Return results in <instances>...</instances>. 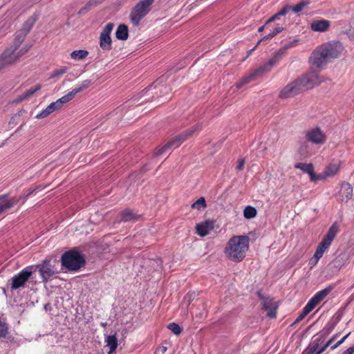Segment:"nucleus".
Listing matches in <instances>:
<instances>
[{
    "label": "nucleus",
    "instance_id": "ddd939ff",
    "mask_svg": "<svg viewBox=\"0 0 354 354\" xmlns=\"http://www.w3.org/2000/svg\"><path fill=\"white\" fill-rule=\"evenodd\" d=\"M37 268L44 282H47L56 274L54 267L50 263V260H44L37 266Z\"/></svg>",
    "mask_w": 354,
    "mask_h": 354
},
{
    "label": "nucleus",
    "instance_id": "412c9836",
    "mask_svg": "<svg viewBox=\"0 0 354 354\" xmlns=\"http://www.w3.org/2000/svg\"><path fill=\"white\" fill-rule=\"evenodd\" d=\"M263 305V308L268 312L267 315L268 317L270 318L276 317L278 305L273 299L270 298L264 299Z\"/></svg>",
    "mask_w": 354,
    "mask_h": 354
},
{
    "label": "nucleus",
    "instance_id": "aec40b11",
    "mask_svg": "<svg viewBox=\"0 0 354 354\" xmlns=\"http://www.w3.org/2000/svg\"><path fill=\"white\" fill-rule=\"evenodd\" d=\"M18 202L16 198H10L6 195L0 196V215L5 211L13 207Z\"/></svg>",
    "mask_w": 354,
    "mask_h": 354
},
{
    "label": "nucleus",
    "instance_id": "ea45409f",
    "mask_svg": "<svg viewBox=\"0 0 354 354\" xmlns=\"http://www.w3.org/2000/svg\"><path fill=\"white\" fill-rule=\"evenodd\" d=\"M312 310H313L310 308H309L307 305H306L305 307L303 308L302 312L296 318V319L295 321V324L301 322Z\"/></svg>",
    "mask_w": 354,
    "mask_h": 354
},
{
    "label": "nucleus",
    "instance_id": "473e14b6",
    "mask_svg": "<svg viewBox=\"0 0 354 354\" xmlns=\"http://www.w3.org/2000/svg\"><path fill=\"white\" fill-rule=\"evenodd\" d=\"M91 84V80H85L82 81V82L77 84L75 88H73L72 90L73 93L76 95L78 93L88 88Z\"/></svg>",
    "mask_w": 354,
    "mask_h": 354
},
{
    "label": "nucleus",
    "instance_id": "1a4fd4ad",
    "mask_svg": "<svg viewBox=\"0 0 354 354\" xmlns=\"http://www.w3.org/2000/svg\"><path fill=\"white\" fill-rule=\"evenodd\" d=\"M295 81L298 83L300 90L302 91L313 88L319 84L322 80L316 72H310L304 75Z\"/></svg>",
    "mask_w": 354,
    "mask_h": 354
},
{
    "label": "nucleus",
    "instance_id": "72a5a7b5",
    "mask_svg": "<svg viewBox=\"0 0 354 354\" xmlns=\"http://www.w3.org/2000/svg\"><path fill=\"white\" fill-rule=\"evenodd\" d=\"M88 52L85 50H76L71 53V57L75 60H82L87 57Z\"/></svg>",
    "mask_w": 354,
    "mask_h": 354
},
{
    "label": "nucleus",
    "instance_id": "9b49d317",
    "mask_svg": "<svg viewBox=\"0 0 354 354\" xmlns=\"http://www.w3.org/2000/svg\"><path fill=\"white\" fill-rule=\"evenodd\" d=\"M114 24L113 23H108L100 35V46L104 50H109L112 47V40L111 38V33L113 29Z\"/></svg>",
    "mask_w": 354,
    "mask_h": 354
},
{
    "label": "nucleus",
    "instance_id": "f257e3e1",
    "mask_svg": "<svg viewBox=\"0 0 354 354\" xmlns=\"http://www.w3.org/2000/svg\"><path fill=\"white\" fill-rule=\"evenodd\" d=\"M344 50V47L340 41L324 43L313 52L310 57L312 64L317 68H322L330 59L339 57Z\"/></svg>",
    "mask_w": 354,
    "mask_h": 354
},
{
    "label": "nucleus",
    "instance_id": "f8f14e48",
    "mask_svg": "<svg viewBox=\"0 0 354 354\" xmlns=\"http://www.w3.org/2000/svg\"><path fill=\"white\" fill-rule=\"evenodd\" d=\"M308 141L315 145H322L326 142V136L319 127L310 129L306 132Z\"/></svg>",
    "mask_w": 354,
    "mask_h": 354
},
{
    "label": "nucleus",
    "instance_id": "2eb2a0df",
    "mask_svg": "<svg viewBox=\"0 0 354 354\" xmlns=\"http://www.w3.org/2000/svg\"><path fill=\"white\" fill-rule=\"evenodd\" d=\"M331 288L330 287L326 288L320 291L316 292V294L308 301L307 303V306L310 308L312 310L320 303L322 300H324L326 296L330 292Z\"/></svg>",
    "mask_w": 354,
    "mask_h": 354
},
{
    "label": "nucleus",
    "instance_id": "6e6d98bb",
    "mask_svg": "<svg viewBox=\"0 0 354 354\" xmlns=\"http://www.w3.org/2000/svg\"><path fill=\"white\" fill-rule=\"evenodd\" d=\"M264 28H265V25H263V26H262L259 27V29H258V31H259V32H262V31L264 30Z\"/></svg>",
    "mask_w": 354,
    "mask_h": 354
},
{
    "label": "nucleus",
    "instance_id": "4be33fe9",
    "mask_svg": "<svg viewBox=\"0 0 354 354\" xmlns=\"http://www.w3.org/2000/svg\"><path fill=\"white\" fill-rule=\"evenodd\" d=\"M60 108L56 103V102H53L50 103L46 109H43L39 113L36 115L37 119H42L48 117L50 114L53 112L59 110Z\"/></svg>",
    "mask_w": 354,
    "mask_h": 354
},
{
    "label": "nucleus",
    "instance_id": "423d86ee",
    "mask_svg": "<svg viewBox=\"0 0 354 354\" xmlns=\"http://www.w3.org/2000/svg\"><path fill=\"white\" fill-rule=\"evenodd\" d=\"M337 232L338 226L337 224L335 223L330 227L326 234L318 244L315 253L322 258L324 252L329 248Z\"/></svg>",
    "mask_w": 354,
    "mask_h": 354
},
{
    "label": "nucleus",
    "instance_id": "a18cd8bd",
    "mask_svg": "<svg viewBox=\"0 0 354 354\" xmlns=\"http://www.w3.org/2000/svg\"><path fill=\"white\" fill-rule=\"evenodd\" d=\"M68 68L66 67H62L59 69L55 70L53 73L51 75L52 77L60 76L65 73L67 71Z\"/></svg>",
    "mask_w": 354,
    "mask_h": 354
},
{
    "label": "nucleus",
    "instance_id": "f03ea898",
    "mask_svg": "<svg viewBox=\"0 0 354 354\" xmlns=\"http://www.w3.org/2000/svg\"><path fill=\"white\" fill-rule=\"evenodd\" d=\"M249 249V238L247 236H234L227 242L224 252L226 257L235 262L241 261Z\"/></svg>",
    "mask_w": 354,
    "mask_h": 354
},
{
    "label": "nucleus",
    "instance_id": "4c0bfd02",
    "mask_svg": "<svg viewBox=\"0 0 354 354\" xmlns=\"http://www.w3.org/2000/svg\"><path fill=\"white\" fill-rule=\"evenodd\" d=\"M192 207L193 209H201L205 208L206 207V203H205V198L203 197L199 198L196 201H195L192 205Z\"/></svg>",
    "mask_w": 354,
    "mask_h": 354
},
{
    "label": "nucleus",
    "instance_id": "dca6fc26",
    "mask_svg": "<svg viewBox=\"0 0 354 354\" xmlns=\"http://www.w3.org/2000/svg\"><path fill=\"white\" fill-rule=\"evenodd\" d=\"M296 169H301L304 173L308 174L309 178L312 182L318 181V174H316L314 171V167L310 163H302L298 162L295 165Z\"/></svg>",
    "mask_w": 354,
    "mask_h": 354
},
{
    "label": "nucleus",
    "instance_id": "2f4dec72",
    "mask_svg": "<svg viewBox=\"0 0 354 354\" xmlns=\"http://www.w3.org/2000/svg\"><path fill=\"white\" fill-rule=\"evenodd\" d=\"M91 84V80H85L82 81V82L77 84L75 88H73L72 90L73 93L76 95L78 93L88 88Z\"/></svg>",
    "mask_w": 354,
    "mask_h": 354
},
{
    "label": "nucleus",
    "instance_id": "0eeeda50",
    "mask_svg": "<svg viewBox=\"0 0 354 354\" xmlns=\"http://www.w3.org/2000/svg\"><path fill=\"white\" fill-rule=\"evenodd\" d=\"M28 49H21L17 53H15L16 49L10 46L6 48L0 55V69L4 68L9 65L15 63L21 56L26 53Z\"/></svg>",
    "mask_w": 354,
    "mask_h": 354
},
{
    "label": "nucleus",
    "instance_id": "4468645a",
    "mask_svg": "<svg viewBox=\"0 0 354 354\" xmlns=\"http://www.w3.org/2000/svg\"><path fill=\"white\" fill-rule=\"evenodd\" d=\"M301 92L298 83L296 81L292 82L287 84L280 92L279 97L281 98H288L293 97Z\"/></svg>",
    "mask_w": 354,
    "mask_h": 354
},
{
    "label": "nucleus",
    "instance_id": "39448f33",
    "mask_svg": "<svg viewBox=\"0 0 354 354\" xmlns=\"http://www.w3.org/2000/svg\"><path fill=\"white\" fill-rule=\"evenodd\" d=\"M277 60H278L277 57L275 56V57L271 58L265 64L259 66L252 73L243 77L239 82L236 83V88H241L245 84L254 80L256 77L269 71L272 68V66L277 63Z\"/></svg>",
    "mask_w": 354,
    "mask_h": 354
},
{
    "label": "nucleus",
    "instance_id": "5701e85b",
    "mask_svg": "<svg viewBox=\"0 0 354 354\" xmlns=\"http://www.w3.org/2000/svg\"><path fill=\"white\" fill-rule=\"evenodd\" d=\"M213 228V223L210 221L198 223L196 225V233L201 236H206Z\"/></svg>",
    "mask_w": 354,
    "mask_h": 354
},
{
    "label": "nucleus",
    "instance_id": "a211bd4d",
    "mask_svg": "<svg viewBox=\"0 0 354 354\" xmlns=\"http://www.w3.org/2000/svg\"><path fill=\"white\" fill-rule=\"evenodd\" d=\"M353 196V187L350 183L344 182L341 184L339 192V200L342 202H347Z\"/></svg>",
    "mask_w": 354,
    "mask_h": 354
},
{
    "label": "nucleus",
    "instance_id": "bb28decb",
    "mask_svg": "<svg viewBox=\"0 0 354 354\" xmlns=\"http://www.w3.org/2000/svg\"><path fill=\"white\" fill-rule=\"evenodd\" d=\"M326 350V348L323 345L322 346H318L317 343L312 344L308 346L305 352L303 354H321Z\"/></svg>",
    "mask_w": 354,
    "mask_h": 354
},
{
    "label": "nucleus",
    "instance_id": "3c124183",
    "mask_svg": "<svg viewBox=\"0 0 354 354\" xmlns=\"http://www.w3.org/2000/svg\"><path fill=\"white\" fill-rule=\"evenodd\" d=\"M167 351L166 346H160L156 351V354H164Z\"/></svg>",
    "mask_w": 354,
    "mask_h": 354
},
{
    "label": "nucleus",
    "instance_id": "58836bf2",
    "mask_svg": "<svg viewBox=\"0 0 354 354\" xmlns=\"http://www.w3.org/2000/svg\"><path fill=\"white\" fill-rule=\"evenodd\" d=\"M325 340V335L324 334H317L315 335L312 340V344L317 343L318 346H322L324 345V342Z\"/></svg>",
    "mask_w": 354,
    "mask_h": 354
},
{
    "label": "nucleus",
    "instance_id": "393cba45",
    "mask_svg": "<svg viewBox=\"0 0 354 354\" xmlns=\"http://www.w3.org/2000/svg\"><path fill=\"white\" fill-rule=\"evenodd\" d=\"M105 342L106 346L109 348L108 354H112L118 347V339L115 335H108L106 337Z\"/></svg>",
    "mask_w": 354,
    "mask_h": 354
},
{
    "label": "nucleus",
    "instance_id": "09e8293b",
    "mask_svg": "<svg viewBox=\"0 0 354 354\" xmlns=\"http://www.w3.org/2000/svg\"><path fill=\"white\" fill-rule=\"evenodd\" d=\"M244 165H245L244 159H239L238 161V165H237L236 169L239 171L242 170L243 169Z\"/></svg>",
    "mask_w": 354,
    "mask_h": 354
},
{
    "label": "nucleus",
    "instance_id": "de8ad7c7",
    "mask_svg": "<svg viewBox=\"0 0 354 354\" xmlns=\"http://www.w3.org/2000/svg\"><path fill=\"white\" fill-rule=\"evenodd\" d=\"M104 0H90L88 2V6H97V4H100L101 3L102 1H104Z\"/></svg>",
    "mask_w": 354,
    "mask_h": 354
},
{
    "label": "nucleus",
    "instance_id": "20e7f679",
    "mask_svg": "<svg viewBox=\"0 0 354 354\" xmlns=\"http://www.w3.org/2000/svg\"><path fill=\"white\" fill-rule=\"evenodd\" d=\"M153 1L154 0H142L136 5L130 15L131 21L134 26H138L142 19L147 15Z\"/></svg>",
    "mask_w": 354,
    "mask_h": 354
},
{
    "label": "nucleus",
    "instance_id": "a19ab883",
    "mask_svg": "<svg viewBox=\"0 0 354 354\" xmlns=\"http://www.w3.org/2000/svg\"><path fill=\"white\" fill-rule=\"evenodd\" d=\"M283 30V27H281V26H277L276 28H274V30L272 32H270L268 35L265 36L262 39V40L270 39L272 37H274L276 35H277L278 33L281 32Z\"/></svg>",
    "mask_w": 354,
    "mask_h": 354
},
{
    "label": "nucleus",
    "instance_id": "e433bc0d",
    "mask_svg": "<svg viewBox=\"0 0 354 354\" xmlns=\"http://www.w3.org/2000/svg\"><path fill=\"white\" fill-rule=\"evenodd\" d=\"M167 328L174 334L178 335L181 333L183 328L176 323L171 322L167 326Z\"/></svg>",
    "mask_w": 354,
    "mask_h": 354
},
{
    "label": "nucleus",
    "instance_id": "f704fd0d",
    "mask_svg": "<svg viewBox=\"0 0 354 354\" xmlns=\"http://www.w3.org/2000/svg\"><path fill=\"white\" fill-rule=\"evenodd\" d=\"M41 88V86L40 84H37L34 87L30 88L26 92H24L20 97L19 100L21 101L24 100L30 97L31 95H32L35 92L40 90Z\"/></svg>",
    "mask_w": 354,
    "mask_h": 354
},
{
    "label": "nucleus",
    "instance_id": "6ab92c4d",
    "mask_svg": "<svg viewBox=\"0 0 354 354\" xmlns=\"http://www.w3.org/2000/svg\"><path fill=\"white\" fill-rule=\"evenodd\" d=\"M330 21L326 19L314 20L310 24V28L315 32H324L328 30Z\"/></svg>",
    "mask_w": 354,
    "mask_h": 354
},
{
    "label": "nucleus",
    "instance_id": "7c9ffc66",
    "mask_svg": "<svg viewBox=\"0 0 354 354\" xmlns=\"http://www.w3.org/2000/svg\"><path fill=\"white\" fill-rule=\"evenodd\" d=\"M75 96V94L73 93V90H71L67 94L64 95L55 102L61 109L64 104L70 102L71 100L74 98Z\"/></svg>",
    "mask_w": 354,
    "mask_h": 354
},
{
    "label": "nucleus",
    "instance_id": "603ef678",
    "mask_svg": "<svg viewBox=\"0 0 354 354\" xmlns=\"http://www.w3.org/2000/svg\"><path fill=\"white\" fill-rule=\"evenodd\" d=\"M354 353V346L349 347L348 349L344 351L342 354H353Z\"/></svg>",
    "mask_w": 354,
    "mask_h": 354
},
{
    "label": "nucleus",
    "instance_id": "4d7b16f0",
    "mask_svg": "<svg viewBox=\"0 0 354 354\" xmlns=\"http://www.w3.org/2000/svg\"><path fill=\"white\" fill-rule=\"evenodd\" d=\"M261 41V40H260V41L257 43V45H256L253 48H252V49L249 51V53H251V52H252V51H253V50L255 49V48L257 46V45H259V43H260V41Z\"/></svg>",
    "mask_w": 354,
    "mask_h": 354
},
{
    "label": "nucleus",
    "instance_id": "cd10ccee",
    "mask_svg": "<svg viewBox=\"0 0 354 354\" xmlns=\"http://www.w3.org/2000/svg\"><path fill=\"white\" fill-rule=\"evenodd\" d=\"M39 18V14L35 13L32 17H30L24 24L23 28L21 30H23L27 34L30 32V30L32 29V26H34L35 23Z\"/></svg>",
    "mask_w": 354,
    "mask_h": 354
},
{
    "label": "nucleus",
    "instance_id": "b1692460",
    "mask_svg": "<svg viewBox=\"0 0 354 354\" xmlns=\"http://www.w3.org/2000/svg\"><path fill=\"white\" fill-rule=\"evenodd\" d=\"M115 37L119 40H127L129 37V30L125 24H120L115 32Z\"/></svg>",
    "mask_w": 354,
    "mask_h": 354
},
{
    "label": "nucleus",
    "instance_id": "c85d7f7f",
    "mask_svg": "<svg viewBox=\"0 0 354 354\" xmlns=\"http://www.w3.org/2000/svg\"><path fill=\"white\" fill-rule=\"evenodd\" d=\"M139 216L130 209H125L121 213V220L124 222L137 221Z\"/></svg>",
    "mask_w": 354,
    "mask_h": 354
},
{
    "label": "nucleus",
    "instance_id": "864d4df0",
    "mask_svg": "<svg viewBox=\"0 0 354 354\" xmlns=\"http://www.w3.org/2000/svg\"><path fill=\"white\" fill-rule=\"evenodd\" d=\"M334 327H335V326H334V325H331V326H326V327L325 328V329H324V330H326V332H325V334H324V335H326L329 334V333H330L333 330Z\"/></svg>",
    "mask_w": 354,
    "mask_h": 354
},
{
    "label": "nucleus",
    "instance_id": "9d476101",
    "mask_svg": "<svg viewBox=\"0 0 354 354\" xmlns=\"http://www.w3.org/2000/svg\"><path fill=\"white\" fill-rule=\"evenodd\" d=\"M192 132V131H190L175 137L174 139L168 142L165 145L158 149L156 152V156H160L166 153L168 149L178 147L187 139L188 134L191 135Z\"/></svg>",
    "mask_w": 354,
    "mask_h": 354
},
{
    "label": "nucleus",
    "instance_id": "79ce46f5",
    "mask_svg": "<svg viewBox=\"0 0 354 354\" xmlns=\"http://www.w3.org/2000/svg\"><path fill=\"white\" fill-rule=\"evenodd\" d=\"M308 4V3L306 1H301L300 3L295 6L293 8H291L290 10H292L295 13H298L302 11L304 7L306 6Z\"/></svg>",
    "mask_w": 354,
    "mask_h": 354
},
{
    "label": "nucleus",
    "instance_id": "f3484780",
    "mask_svg": "<svg viewBox=\"0 0 354 354\" xmlns=\"http://www.w3.org/2000/svg\"><path fill=\"white\" fill-rule=\"evenodd\" d=\"M339 170V163H332L328 165L325 170L318 174V180H324L328 178L334 176Z\"/></svg>",
    "mask_w": 354,
    "mask_h": 354
},
{
    "label": "nucleus",
    "instance_id": "c756f323",
    "mask_svg": "<svg viewBox=\"0 0 354 354\" xmlns=\"http://www.w3.org/2000/svg\"><path fill=\"white\" fill-rule=\"evenodd\" d=\"M27 35L28 34L21 29L17 32L15 39L14 41V44L13 46H12V47L15 48L17 50L19 48V46L21 44V43L24 41Z\"/></svg>",
    "mask_w": 354,
    "mask_h": 354
},
{
    "label": "nucleus",
    "instance_id": "5fc2aeb1",
    "mask_svg": "<svg viewBox=\"0 0 354 354\" xmlns=\"http://www.w3.org/2000/svg\"><path fill=\"white\" fill-rule=\"evenodd\" d=\"M192 294H189L188 293L185 297V299H188L189 301H190V299H192Z\"/></svg>",
    "mask_w": 354,
    "mask_h": 354
},
{
    "label": "nucleus",
    "instance_id": "8fccbe9b",
    "mask_svg": "<svg viewBox=\"0 0 354 354\" xmlns=\"http://www.w3.org/2000/svg\"><path fill=\"white\" fill-rule=\"evenodd\" d=\"M337 335H333L326 344H324L326 349L332 344V342L337 338Z\"/></svg>",
    "mask_w": 354,
    "mask_h": 354
},
{
    "label": "nucleus",
    "instance_id": "6e6552de",
    "mask_svg": "<svg viewBox=\"0 0 354 354\" xmlns=\"http://www.w3.org/2000/svg\"><path fill=\"white\" fill-rule=\"evenodd\" d=\"M32 273V266H27L24 268L17 274H15L11 278L10 289L17 290L24 287L26 283L28 281Z\"/></svg>",
    "mask_w": 354,
    "mask_h": 354
},
{
    "label": "nucleus",
    "instance_id": "a878e982",
    "mask_svg": "<svg viewBox=\"0 0 354 354\" xmlns=\"http://www.w3.org/2000/svg\"><path fill=\"white\" fill-rule=\"evenodd\" d=\"M291 7L288 5L285 6L280 11L277 12L275 15L272 16L266 23V24H268L269 23L275 21L279 20L281 17L285 16L287 13L290 10Z\"/></svg>",
    "mask_w": 354,
    "mask_h": 354
},
{
    "label": "nucleus",
    "instance_id": "c9c22d12",
    "mask_svg": "<svg viewBox=\"0 0 354 354\" xmlns=\"http://www.w3.org/2000/svg\"><path fill=\"white\" fill-rule=\"evenodd\" d=\"M257 209L252 206H247L243 210V216L248 219H251L257 216Z\"/></svg>",
    "mask_w": 354,
    "mask_h": 354
},
{
    "label": "nucleus",
    "instance_id": "37998d69",
    "mask_svg": "<svg viewBox=\"0 0 354 354\" xmlns=\"http://www.w3.org/2000/svg\"><path fill=\"white\" fill-rule=\"evenodd\" d=\"M8 333V325L0 321V338L6 337Z\"/></svg>",
    "mask_w": 354,
    "mask_h": 354
},
{
    "label": "nucleus",
    "instance_id": "13d9d810",
    "mask_svg": "<svg viewBox=\"0 0 354 354\" xmlns=\"http://www.w3.org/2000/svg\"><path fill=\"white\" fill-rule=\"evenodd\" d=\"M34 190H29L28 194L26 195V198H27L29 195H30L32 192H33Z\"/></svg>",
    "mask_w": 354,
    "mask_h": 354
},
{
    "label": "nucleus",
    "instance_id": "c03bdc74",
    "mask_svg": "<svg viewBox=\"0 0 354 354\" xmlns=\"http://www.w3.org/2000/svg\"><path fill=\"white\" fill-rule=\"evenodd\" d=\"M320 259L321 257L315 253L314 255L310 259L308 265L311 268H313L317 264Z\"/></svg>",
    "mask_w": 354,
    "mask_h": 354
},
{
    "label": "nucleus",
    "instance_id": "7ed1b4c3",
    "mask_svg": "<svg viewBox=\"0 0 354 354\" xmlns=\"http://www.w3.org/2000/svg\"><path fill=\"white\" fill-rule=\"evenodd\" d=\"M62 265L70 270H77L84 264V259L78 252L70 250L61 258Z\"/></svg>",
    "mask_w": 354,
    "mask_h": 354
},
{
    "label": "nucleus",
    "instance_id": "49530a36",
    "mask_svg": "<svg viewBox=\"0 0 354 354\" xmlns=\"http://www.w3.org/2000/svg\"><path fill=\"white\" fill-rule=\"evenodd\" d=\"M350 333H348L347 335H346L344 337H343L340 340H339L335 344L331 346V349L334 350L337 348L339 346H340L342 344L344 343V342L347 339V337L349 336Z\"/></svg>",
    "mask_w": 354,
    "mask_h": 354
}]
</instances>
